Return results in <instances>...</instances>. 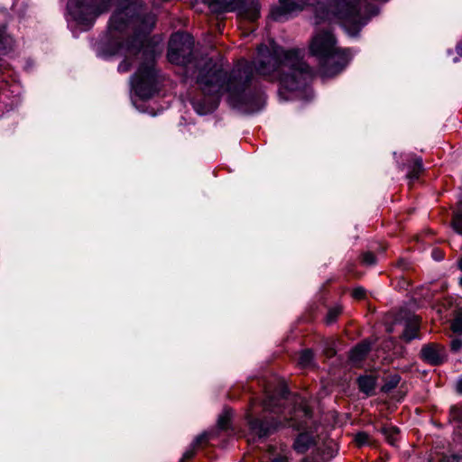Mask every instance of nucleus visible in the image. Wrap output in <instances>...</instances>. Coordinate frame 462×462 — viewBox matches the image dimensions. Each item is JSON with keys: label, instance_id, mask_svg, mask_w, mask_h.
<instances>
[{"label": "nucleus", "instance_id": "obj_1", "mask_svg": "<svg viewBox=\"0 0 462 462\" xmlns=\"http://www.w3.org/2000/svg\"><path fill=\"white\" fill-rule=\"evenodd\" d=\"M303 52L299 49L285 50L273 41L269 44H261L253 64L245 60L238 62L227 74L222 59L203 58L198 62L197 83L205 96L208 97V105L194 107L200 115L214 110L219 98L226 95L229 104L240 107L247 103L245 93L253 77V67L257 74L270 81H278L282 88L295 91L304 87L312 77L311 69L302 60Z\"/></svg>", "mask_w": 462, "mask_h": 462}, {"label": "nucleus", "instance_id": "obj_2", "mask_svg": "<svg viewBox=\"0 0 462 462\" xmlns=\"http://www.w3.org/2000/svg\"><path fill=\"white\" fill-rule=\"evenodd\" d=\"M142 5L138 0H123L112 15L109 30L113 37L116 32H125L130 29L138 31L132 40L117 42L112 54L124 56L118 65L120 72H127L134 63H138L137 70L131 79L135 94L143 99L150 98L157 90V72L154 67L157 47L144 46V35L155 24L153 14H141Z\"/></svg>", "mask_w": 462, "mask_h": 462}, {"label": "nucleus", "instance_id": "obj_3", "mask_svg": "<svg viewBox=\"0 0 462 462\" xmlns=\"http://www.w3.org/2000/svg\"><path fill=\"white\" fill-rule=\"evenodd\" d=\"M368 19L360 12L359 0H328L316 11L315 24L334 21L340 23L350 36H356Z\"/></svg>", "mask_w": 462, "mask_h": 462}, {"label": "nucleus", "instance_id": "obj_4", "mask_svg": "<svg viewBox=\"0 0 462 462\" xmlns=\"http://www.w3.org/2000/svg\"><path fill=\"white\" fill-rule=\"evenodd\" d=\"M310 51L319 60L323 74L328 77L342 71L349 60L346 51L337 50L335 38L327 28L315 32L310 43Z\"/></svg>", "mask_w": 462, "mask_h": 462}, {"label": "nucleus", "instance_id": "obj_5", "mask_svg": "<svg viewBox=\"0 0 462 462\" xmlns=\"http://www.w3.org/2000/svg\"><path fill=\"white\" fill-rule=\"evenodd\" d=\"M111 0H69L67 4L69 23L80 30L89 29L98 15L106 12Z\"/></svg>", "mask_w": 462, "mask_h": 462}, {"label": "nucleus", "instance_id": "obj_6", "mask_svg": "<svg viewBox=\"0 0 462 462\" xmlns=\"http://www.w3.org/2000/svg\"><path fill=\"white\" fill-rule=\"evenodd\" d=\"M193 38L183 32L174 33L169 42L168 60L170 62L189 68L191 60Z\"/></svg>", "mask_w": 462, "mask_h": 462}, {"label": "nucleus", "instance_id": "obj_7", "mask_svg": "<svg viewBox=\"0 0 462 462\" xmlns=\"http://www.w3.org/2000/svg\"><path fill=\"white\" fill-rule=\"evenodd\" d=\"M307 5H311V3L280 0L279 5L272 9L271 15L274 20H283L288 16L298 14L303 10L304 6Z\"/></svg>", "mask_w": 462, "mask_h": 462}, {"label": "nucleus", "instance_id": "obj_8", "mask_svg": "<svg viewBox=\"0 0 462 462\" xmlns=\"http://www.w3.org/2000/svg\"><path fill=\"white\" fill-rule=\"evenodd\" d=\"M249 425L250 434L252 435L248 441H254L255 438L261 439L272 433L277 427V423L269 425L258 418L254 417L253 411L246 415Z\"/></svg>", "mask_w": 462, "mask_h": 462}, {"label": "nucleus", "instance_id": "obj_9", "mask_svg": "<svg viewBox=\"0 0 462 462\" xmlns=\"http://www.w3.org/2000/svg\"><path fill=\"white\" fill-rule=\"evenodd\" d=\"M235 2L239 3L235 5L236 6L233 12H236L239 17L252 22L259 18L260 5L258 0H235Z\"/></svg>", "mask_w": 462, "mask_h": 462}, {"label": "nucleus", "instance_id": "obj_10", "mask_svg": "<svg viewBox=\"0 0 462 462\" xmlns=\"http://www.w3.org/2000/svg\"><path fill=\"white\" fill-rule=\"evenodd\" d=\"M421 358L433 365L441 364L446 357L445 349L438 344L425 345L420 351Z\"/></svg>", "mask_w": 462, "mask_h": 462}, {"label": "nucleus", "instance_id": "obj_11", "mask_svg": "<svg viewBox=\"0 0 462 462\" xmlns=\"http://www.w3.org/2000/svg\"><path fill=\"white\" fill-rule=\"evenodd\" d=\"M204 3L208 6L212 13L220 14L226 12H233L238 2L235 0H204Z\"/></svg>", "mask_w": 462, "mask_h": 462}, {"label": "nucleus", "instance_id": "obj_12", "mask_svg": "<svg viewBox=\"0 0 462 462\" xmlns=\"http://www.w3.org/2000/svg\"><path fill=\"white\" fill-rule=\"evenodd\" d=\"M299 407L294 410L293 415L290 418V426L300 428L302 426V422H297L298 418H305L310 419L311 417V411L309 408V406L306 404V402L303 400H300L298 402Z\"/></svg>", "mask_w": 462, "mask_h": 462}, {"label": "nucleus", "instance_id": "obj_13", "mask_svg": "<svg viewBox=\"0 0 462 462\" xmlns=\"http://www.w3.org/2000/svg\"><path fill=\"white\" fill-rule=\"evenodd\" d=\"M314 443H315V437L312 433L302 432L297 437V439L294 442V448L299 453H304Z\"/></svg>", "mask_w": 462, "mask_h": 462}, {"label": "nucleus", "instance_id": "obj_14", "mask_svg": "<svg viewBox=\"0 0 462 462\" xmlns=\"http://www.w3.org/2000/svg\"><path fill=\"white\" fill-rule=\"evenodd\" d=\"M419 330V318L417 316H411L406 321L405 328L402 333V337L406 341H411V339L417 337V332Z\"/></svg>", "mask_w": 462, "mask_h": 462}, {"label": "nucleus", "instance_id": "obj_15", "mask_svg": "<svg viewBox=\"0 0 462 462\" xmlns=\"http://www.w3.org/2000/svg\"><path fill=\"white\" fill-rule=\"evenodd\" d=\"M370 350L369 343L363 342L356 346L350 354V358L353 362H360Z\"/></svg>", "mask_w": 462, "mask_h": 462}, {"label": "nucleus", "instance_id": "obj_16", "mask_svg": "<svg viewBox=\"0 0 462 462\" xmlns=\"http://www.w3.org/2000/svg\"><path fill=\"white\" fill-rule=\"evenodd\" d=\"M359 388L366 394H371L374 390L375 378L372 375L360 376L358 378Z\"/></svg>", "mask_w": 462, "mask_h": 462}, {"label": "nucleus", "instance_id": "obj_17", "mask_svg": "<svg viewBox=\"0 0 462 462\" xmlns=\"http://www.w3.org/2000/svg\"><path fill=\"white\" fill-rule=\"evenodd\" d=\"M7 83L0 81V103H3L6 107L12 108L14 101L9 102L11 96L10 93H14V90L7 89Z\"/></svg>", "mask_w": 462, "mask_h": 462}, {"label": "nucleus", "instance_id": "obj_18", "mask_svg": "<svg viewBox=\"0 0 462 462\" xmlns=\"http://www.w3.org/2000/svg\"><path fill=\"white\" fill-rule=\"evenodd\" d=\"M12 43V38L5 33L4 28H0V55L5 54L11 48ZM0 70H2V65H0Z\"/></svg>", "mask_w": 462, "mask_h": 462}, {"label": "nucleus", "instance_id": "obj_19", "mask_svg": "<svg viewBox=\"0 0 462 462\" xmlns=\"http://www.w3.org/2000/svg\"><path fill=\"white\" fill-rule=\"evenodd\" d=\"M298 364L302 368L311 367L313 365V353L310 349L300 352Z\"/></svg>", "mask_w": 462, "mask_h": 462}, {"label": "nucleus", "instance_id": "obj_20", "mask_svg": "<svg viewBox=\"0 0 462 462\" xmlns=\"http://www.w3.org/2000/svg\"><path fill=\"white\" fill-rule=\"evenodd\" d=\"M383 434L391 445H395L399 437V430L393 426L385 427L383 429Z\"/></svg>", "mask_w": 462, "mask_h": 462}, {"label": "nucleus", "instance_id": "obj_21", "mask_svg": "<svg viewBox=\"0 0 462 462\" xmlns=\"http://www.w3.org/2000/svg\"><path fill=\"white\" fill-rule=\"evenodd\" d=\"M451 329L454 333L462 334V306L459 307L455 314L451 324Z\"/></svg>", "mask_w": 462, "mask_h": 462}, {"label": "nucleus", "instance_id": "obj_22", "mask_svg": "<svg viewBox=\"0 0 462 462\" xmlns=\"http://www.w3.org/2000/svg\"><path fill=\"white\" fill-rule=\"evenodd\" d=\"M422 171V161L420 158H416L412 168L408 172L407 176L411 180H415L419 177L420 172Z\"/></svg>", "mask_w": 462, "mask_h": 462}, {"label": "nucleus", "instance_id": "obj_23", "mask_svg": "<svg viewBox=\"0 0 462 462\" xmlns=\"http://www.w3.org/2000/svg\"><path fill=\"white\" fill-rule=\"evenodd\" d=\"M449 416L452 420L462 425V403L452 406L450 408Z\"/></svg>", "mask_w": 462, "mask_h": 462}, {"label": "nucleus", "instance_id": "obj_24", "mask_svg": "<svg viewBox=\"0 0 462 462\" xmlns=\"http://www.w3.org/2000/svg\"><path fill=\"white\" fill-rule=\"evenodd\" d=\"M355 442L358 447L369 446L372 444L370 436L365 432H358L355 437Z\"/></svg>", "mask_w": 462, "mask_h": 462}, {"label": "nucleus", "instance_id": "obj_25", "mask_svg": "<svg viewBox=\"0 0 462 462\" xmlns=\"http://www.w3.org/2000/svg\"><path fill=\"white\" fill-rule=\"evenodd\" d=\"M340 313H341V307H339V306H335V307L329 309L328 311L327 317H326V322L328 324L333 323L337 319V318L339 316Z\"/></svg>", "mask_w": 462, "mask_h": 462}, {"label": "nucleus", "instance_id": "obj_26", "mask_svg": "<svg viewBox=\"0 0 462 462\" xmlns=\"http://www.w3.org/2000/svg\"><path fill=\"white\" fill-rule=\"evenodd\" d=\"M452 226L457 234L462 235V211L455 213Z\"/></svg>", "mask_w": 462, "mask_h": 462}, {"label": "nucleus", "instance_id": "obj_27", "mask_svg": "<svg viewBox=\"0 0 462 462\" xmlns=\"http://www.w3.org/2000/svg\"><path fill=\"white\" fill-rule=\"evenodd\" d=\"M230 411H226L220 415L217 424L220 429H226L230 420Z\"/></svg>", "mask_w": 462, "mask_h": 462}, {"label": "nucleus", "instance_id": "obj_28", "mask_svg": "<svg viewBox=\"0 0 462 462\" xmlns=\"http://www.w3.org/2000/svg\"><path fill=\"white\" fill-rule=\"evenodd\" d=\"M278 402L274 397H268L263 403V410L269 411H274L273 407L278 405Z\"/></svg>", "mask_w": 462, "mask_h": 462}, {"label": "nucleus", "instance_id": "obj_29", "mask_svg": "<svg viewBox=\"0 0 462 462\" xmlns=\"http://www.w3.org/2000/svg\"><path fill=\"white\" fill-rule=\"evenodd\" d=\"M363 262L367 265L375 263V257L372 253H365L363 256Z\"/></svg>", "mask_w": 462, "mask_h": 462}, {"label": "nucleus", "instance_id": "obj_30", "mask_svg": "<svg viewBox=\"0 0 462 462\" xmlns=\"http://www.w3.org/2000/svg\"><path fill=\"white\" fill-rule=\"evenodd\" d=\"M462 347V339L456 338L451 341V348L455 351L459 350Z\"/></svg>", "mask_w": 462, "mask_h": 462}, {"label": "nucleus", "instance_id": "obj_31", "mask_svg": "<svg viewBox=\"0 0 462 462\" xmlns=\"http://www.w3.org/2000/svg\"><path fill=\"white\" fill-rule=\"evenodd\" d=\"M352 295L356 299H362L365 296V290L363 288H356L353 291Z\"/></svg>", "mask_w": 462, "mask_h": 462}, {"label": "nucleus", "instance_id": "obj_32", "mask_svg": "<svg viewBox=\"0 0 462 462\" xmlns=\"http://www.w3.org/2000/svg\"><path fill=\"white\" fill-rule=\"evenodd\" d=\"M432 257L436 260V261H440L443 259L444 255H443V253L440 251V250H438V249H434L432 251Z\"/></svg>", "mask_w": 462, "mask_h": 462}, {"label": "nucleus", "instance_id": "obj_33", "mask_svg": "<svg viewBox=\"0 0 462 462\" xmlns=\"http://www.w3.org/2000/svg\"><path fill=\"white\" fill-rule=\"evenodd\" d=\"M207 438H208V435H207V434H202V435H200V436L197 437V439H195V441H194V444H195V445H199V444H200L202 441H205V440L207 439Z\"/></svg>", "mask_w": 462, "mask_h": 462}, {"label": "nucleus", "instance_id": "obj_34", "mask_svg": "<svg viewBox=\"0 0 462 462\" xmlns=\"http://www.w3.org/2000/svg\"><path fill=\"white\" fill-rule=\"evenodd\" d=\"M456 389L458 393L462 394V379L457 382Z\"/></svg>", "mask_w": 462, "mask_h": 462}, {"label": "nucleus", "instance_id": "obj_35", "mask_svg": "<svg viewBox=\"0 0 462 462\" xmlns=\"http://www.w3.org/2000/svg\"><path fill=\"white\" fill-rule=\"evenodd\" d=\"M457 52L460 57H462V42L457 44Z\"/></svg>", "mask_w": 462, "mask_h": 462}, {"label": "nucleus", "instance_id": "obj_36", "mask_svg": "<svg viewBox=\"0 0 462 462\" xmlns=\"http://www.w3.org/2000/svg\"><path fill=\"white\" fill-rule=\"evenodd\" d=\"M440 462H456L455 457H452L451 459L449 457H445Z\"/></svg>", "mask_w": 462, "mask_h": 462}, {"label": "nucleus", "instance_id": "obj_37", "mask_svg": "<svg viewBox=\"0 0 462 462\" xmlns=\"http://www.w3.org/2000/svg\"><path fill=\"white\" fill-rule=\"evenodd\" d=\"M193 456V452L192 451H187L185 454H184V457L185 458H189Z\"/></svg>", "mask_w": 462, "mask_h": 462}, {"label": "nucleus", "instance_id": "obj_38", "mask_svg": "<svg viewBox=\"0 0 462 462\" xmlns=\"http://www.w3.org/2000/svg\"><path fill=\"white\" fill-rule=\"evenodd\" d=\"M272 462H286L283 458H275Z\"/></svg>", "mask_w": 462, "mask_h": 462}, {"label": "nucleus", "instance_id": "obj_39", "mask_svg": "<svg viewBox=\"0 0 462 462\" xmlns=\"http://www.w3.org/2000/svg\"><path fill=\"white\" fill-rule=\"evenodd\" d=\"M458 266H459V269L462 270V258L458 262Z\"/></svg>", "mask_w": 462, "mask_h": 462}, {"label": "nucleus", "instance_id": "obj_40", "mask_svg": "<svg viewBox=\"0 0 462 462\" xmlns=\"http://www.w3.org/2000/svg\"><path fill=\"white\" fill-rule=\"evenodd\" d=\"M459 283H460V285L462 286V277H461V278H460V280H459Z\"/></svg>", "mask_w": 462, "mask_h": 462}, {"label": "nucleus", "instance_id": "obj_41", "mask_svg": "<svg viewBox=\"0 0 462 462\" xmlns=\"http://www.w3.org/2000/svg\"><path fill=\"white\" fill-rule=\"evenodd\" d=\"M152 5L156 7V3L154 1L152 2Z\"/></svg>", "mask_w": 462, "mask_h": 462}, {"label": "nucleus", "instance_id": "obj_42", "mask_svg": "<svg viewBox=\"0 0 462 462\" xmlns=\"http://www.w3.org/2000/svg\"><path fill=\"white\" fill-rule=\"evenodd\" d=\"M377 12H378V11L376 10V11H374L372 14H373V15H374V14H377Z\"/></svg>", "mask_w": 462, "mask_h": 462}]
</instances>
